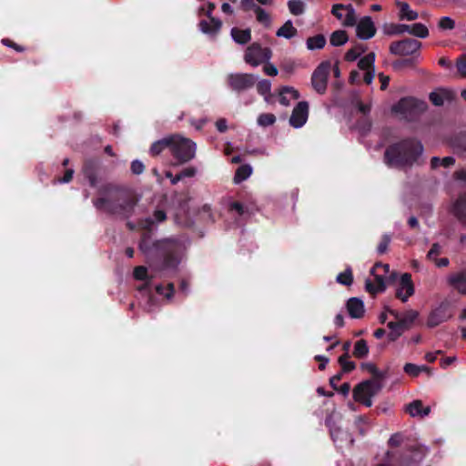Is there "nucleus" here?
Wrapping results in <instances>:
<instances>
[{
  "label": "nucleus",
  "instance_id": "nucleus-62",
  "mask_svg": "<svg viewBox=\"0 0 466 466\" xmlns=\"http://www.w3.org/2000/svg\"><path fill=\"white\" fill-rule=\"evenodd\" d=\"M401 437L399 433H395L391 435V437L388 441V444L390 447H398L400 445Z\"/></svg>",
  "mask_w": 466,
  "mask_h": 466
},
{
  "label": "nucleus",
  "instance_id": "nucleus-23",
  "mask_svg": "<svg viewBox=\"0 0 466 466\" xmlns=\"http://www.w3.org/2000/svg\"><path fill=\"white\" fill-rule=\"evenodd\" d=\"M230 34L234 41L240 45H245L251 40V30L249 28L239 29L233 27Z\"/></svg>",
  "mask_w": 466,
  "mask_h": 466
},
{
  "label": "nucleus",
  "instance_id": "nucleus-15",
  "mask_svg": "<svg viewBox=\"0 0 466 466\" xmlns=\"http://www.w3.org/2000/svg\"><path fill=\"white\" fill-rule=\"evenodd\" d=\"M357 36L360 39H370L376 34V27L370 16H364L356 27Z\"/></svg>",
  "mask_w": 466,
  "mask_h": 466
},
{
  "label": "nucleus",
  "instance_id": "nucleus-39",
  "mask_svg": "<svg viewBox=\"0 0 466 466\" xmlns=\"http://www.w3.org/2000/svg\"><path fill=\"white\" fill-rule=\"evenodd\" d=\"M289 12L294 15H300L304 13V3L301 0H289L288 2Z\"/></svg>",
  "mask_w": 466,
  "mask_h": 466
},
{
  "label": "nucleus",
  "instance_id": "nucleus-20",
  "mask_svg": "<svg viewBox=\"0 0 466 466\" xmlns=\"http://www.w3.org/2000/svg\"><path fill=\"white\" fill-rule=\"evenodd\" d=\"M448 283L456 289L459 293L466 295V270L451 274L448 278Z\"/></svg>",
  "mask_w": 466,
  "mask_h": 466
},
{
  "label": "nucleus",
  "instance_id": "nucleus-13",
  "mask_svg": "<svg viewBox=\"0 0 466 466\" xmlns=\"http://www.w3.org/2000/svg\"><path fill=\"white\" fill-rule=\"evenodd\" d=\"M415 289L410 273H404L401 275L400 284L396 289V298L400 299L402 302H406L410 297L414 294Z\"/></svg>",
  "mask_w": 466,
  "mask_h": 466
},
{
  "label": "nucleus",
  "instance_id": "nucleus-19",
  "mask_svg": "<svg viewBox=\"0 0 466 466\" xmlns=\"http://www.w3.org/2000/svg\"><path fill=\"white\" fill-rule=\"evenodd\" d=\"M451 146L460 158L466 160V133H461L452 137Z\"/></svg>",
  "mask_w": 466,
  "mask_h": 466
},
{
  "label": "nucleus",
  "instance_id": "nucleus-42",
  "mask_svg": "<svg viewBox=\"0 0 466 466\" xmlns=\"http://www.w3.org/2000/svg\"><path fill=\"white\" fill-rule=\"evenodd\" d=\"M361 368L363 370H368L370 373L372 374L375 381H379L384 378V375L382 372H380L378 368L373 363H362Z\"/></svg>",
  "mask_w": 466,
  "mask_h": 466
},
{
  "label": "nucleus",
  "instance_id": "nucleus-8",
  "mask_svg": "<svg viewBox=\"0 0 466 466\" xmlns=\"http://www.w3.org/2000/svg\"><path fill=\"white\" fill-rule=\"evenodd\" d=\"M272 51L269 47H262L259 43H252L245 51L244 60L252 66H258L270 60Z\"/></svg>",
  "mask_w": 466,
  "mask_h": 466
},
{
  "label": "nucleus",
  "instance_id": "nucleus-41",
  "mask_svg": "<svg viewBox=\"0 0 466 466\" xmlns=\"http://www.w3.org/2000/svg\"><path fill=\"white\" fill-rule=\"evenodd\" d=\"M421 409H422V401L420 400H413L412 402L409 403L406 407V411L411 416H420L421 415Z\"/></svg>",
  "mask_w": 466,
  "mask_h": 466
},
{
  "label": "nucleus",
  "instance_id": "nucleus-32",
  "mask_svg": "<svg viewBox=\"0 0 466 466\" xmlns=\"http://www.w3.org/2000/svg\"><path fill=\"white\" fill-rule=\"evenodd\" d=\"M455 164V158L453 157H445L440 158L439 157H432L431 158V167L436 169L439 167H450Z\"/></svg>",
  "mask_w": 466,
  "mask_h": 466
},
{
  "label": "nucleus",
  "instance_id": "nucleus-12",
  "mask_svg": "<svg viewBox=\"0 0 466 466\" xmlns=\"http://www.w3.org/2000/svg\"><path fill=\"white\" fill-rule=\"evenodd\" d=\"M215 8L216 5L214 3H208L206 15L209 18L210 21L208 22L207 20H201L199 22L200 30L204 34L215 35L220 30L222 26L221 21L212 16V13Z\"/></svg>",
  "mask_w": 466,
  "mask_h": 466
},
{
  "label": "nucleus",
  "instance_id": "nucleus-24",
  "mask_svg": "<svg viewBox=\"0 0 466 466\" xmlns=\"http://www.w3.org/2000/svg\"><path fill=\"white\" fill-rule=\"evenodd\" d=\"M396 5L400 8L399 16L400 20L406 19L408 21H413L418 18V13L416 11L411 10L408 3L397 2Z\"/></svg>",
  "mask_w": 466,
  "mask_h": 466
},
{
  "label": "nucleus",
  "instance_id": "nucleus-18",
  "mask_svg": "<svg viewBox=\"0 0 466 466\" xmlns=\"http://www.w3.org/2000/svg\"><path fill=\"white\" fill-rule=\"evenodd\" d=\"M346 308L349 315L352 319H360L364 315V304L359 298H350L346 303Z\"/></svg>",
  "mask_w": 466,
  "mask_h": 466
},
{
  "label": "nucleus",
  "instance_id": "nucleus-56",
  "mask_svg": "<svg viewBox=\"0 0 466 466\" xmlns=\"http://www.w3.org/2000/svg\"><path fill=\"white\" fill-rule=\"evenodd\" d=\"M457 69L462 76L466 77V54L461 55L458 59Z\"/></svg>",
  "mask_w": 466,
  "mask_h": 466
},
{
  "label": "nucleus",
  "instance_id": "nucleus-7",
  "mask_svg": "<svg viewBox=\"0 0 466 466\" xmlns=\"http://www.w3.org/2000/svg\"><path fill=\"white\" fill-rule=\"evenodd\" d=\"M426 105L418 99L406 96L399 100L392 106V111L397 114L403 115L405 117H414L425 110Z\"/></svg>",
  "mask_w": 466,
  "mask_h": 466
},
{
  "label": "nucleus",
  "instance_id": "nucleus-53",
  "mask_svg": "<svg viewBox=\"0 0 466 466\" xmlns=\"http://www.w3.org/2000/svg\"><path fill=\"white\" fill-rule=\"evenodd\" d=\"M441 253V247L439 243H433L431 245V249L427 253V258L430 260H434L437 258V256Z\"/></svg>",
  "mask_w": 466,
  "mask_h": 466
},
{
  "label": "nucleus",
  "instance_id": "nucleus-4",
  "mask_svg": "<svg viewBox=\"0 0 466 466\" xmlns=\"http://www.w3.org/2000/svg\"><path fill=\"white\" fill-rule=\"evenodd\" d=\"M169 152L176 160V164H184L194 158L196 154V144L177 135L171 136Z\"/></svg>",
  "mask_w": 466,
  "mask_h": 466
},
{
  "label": "nucleus",
  "instance_id": "nucleus-57",
  "mask_svg": "<svg viewBox=\"0 0 466 466\" xmlns=\"http://www.w3.org/2000/svg\"><path fill=\"white\" fill-rule=\"evenodd\" d=\"M263 71L266 75L270 76H275L279 73L278 68L273 64L269 63L268 61L264 63Z\"/></svg>",
  "mask_w": 466,
  "mask_h": 466
},
{
  "label": "nucleus",
  "instance_id": "nucleus-28",
  "mask_svg": "<svg viewBox=\"0 0 466 466\" xmlns=\"http://www.w3.org/2000/svg\"><path fill=\"white\" fill-rule=\"evenodd\" d=\"M251 173H252V167L249 165H248V164L241 165L236 170V173L234 176V182L236 184L241 183L242 181L250 177Z\"/></svg>",
  "mask_w": 466,
  "mask_h": 466
},
{
  "label": "nucleus",
  "instance_id": "nucleus-60",
  "mask_svg": "<svg viewBox=\"0 0 466 466\" xmlns=\"http://www.w3.org/2000/svg\"><path fill=\"white\" fill-rule=\"evenodd\" d=\"M404 330H402L400 328L391 329L388 334V339L390 341H396L402 334Z\"/></svg>",
  "mask_w": 466,
  "mask_h": 466
},
{
  "label": "nucleus",
  "instance_id": "nucleus-10",
  "mask_svg": "<svg viewBox=\"0 0 466 466\" xmlns=\"http://www.w3.org/2000/svg\"><path fill=\"white\" fill-rule=\"evenodd\" d=\"M422 44L414 38H404L400 41L392 42L390 46V52L395 56H417L420 55L419 50Z\"/></svg>",
  "mask_w": 466,
  "mask_h": 466
},
{
  "label": "nucleus",
  "instance_id": "nucleus-2",
  "mask_svg": "<svg viewBox=\"0 0 466 466\" xmlns=\"http://www.w3.org/2000/svg\"><path fill=\"white\" fill-rule=\"evenodd\" d=\"M98 193L100 197L92 200L96 208L123 219H127L134 214L138 198L131 189L106 184L98 189Z\"/></svg>",
  "mask_w": 466,
  "mask_h": 466
},
{
  "label": "nucleus",
  "instance_id": "nucleus-21",
  "mask_svg": "<svg viewBox=\"0 0 466 466\" xmlns=\"http://www.w3.org/2000/svg\"><path fill=\"white\" fill-rule=\"evenodd\" d=\"M453 214L466 227V193L461 195L454 202Z\"/></svg>",
  "mask_w": 466,
  "mask_h": 466
},
{
  "label": "nucleus",
  "instance_id": "nucleus-5",
  "mask_svg": "<svg viewBox=\"0 0 466 466\" xmlns=\"http://www.w3.org/2000/svg\"><path fill=\"white\" fill-rule=\"evenodd\" d=\"M381 385L379 381L367 380L359 383L353 390V399L366 407L372 406L371 398L380 390Z\"/></svg>",
  "mask_w": 466,
  "mask_h": 466
},
{
  "label": "nucleus",
  "instance_id": "nucleus-1",
  "mask_svg": "<svg viewBox=\"0 0 466 466\" xmlns=\"http://www.w3.org/2000/svg\"><path fill=\"white\" fill-rule=\"evenodd\" d=\"M167 213L164 209H156L151 217L143 219L141 227L147 230L138 243L139 250L145 255L147 263L159 271L176 270L181 262L185 245L178 238L171 237L152 240L150 231L154 225L164 222Z\"/></svg>",
  "mask_w": 466,
  "mask_h": 466
},
{
  "label": "nucleus",
  "instance_id": "nucleus-3",
  "mask_svg": "<svg viewBox=\"0 0 466 466\" xmlns=\"http://www.w3.org/2000/svg\"><path fill=\"white\" fill-rule=\"evenodd\" d=\"M424 150L423 145L415 137H406L392 143L384 151L383 160L389 167L403 169L418 162Z\"/></svg>",
  "mask_w": 466,
  "mask_h": 466
},
{
  "label": "nucleus",
  "instance_id": "nucleus-9",
  "mask_svg": "<svg viewBox=\"0 0 466 466\" xmlns=\"http://www.w3.org/2000/svg\"><path fill=\"white\" fill-rule=\"evenodd\" d=\"M330 69L331 63L329 60H326L321 62L312 73L311 86L319 95H323L327 91Z\"/></svg>",
  "mask_w": 466,
  "mask_h": 466
},
{
  "label": "nucleus",
  "instance_id": "nucleus-34",
  "mask_svg": "<svg viewBox=\"0 0 466 466\" xmlns=\"http://www.w3.org/2000/svg\"><path fill=\"white\" fill-rule=\"evenodd\" d=\"M350 358V356L347 352L339 357L338 362L341 367V373H349L355 370L356 364L354 361L349 360Z\"/></svg>",
  "mask_w": 466,
  "mask_h": 466
},
{
  "label": "nucleus",
  "instance_id": "nucleus-26",
  "mask_svg": "<svg viewBox=\"0 0 466 466\" xmlns=\"http://www.w3.org/2000/svg\"><path fill=\"white\" fill-rule=\"evenodd\" d=\"M172 143L171 136L167 137H164L158 141H156L152 144L150 147V153L152 156H157L165 149L170 148V144Z\"/></svg>",
  "mask_w": 466,
  "mask_h": 466
},
{
  "label": "nucleus",
  "instance_id": "nucleus-6",
  "mask_svg": "<svg viewBox=\"0 0 466 466\" xmlns=\"http://www.w3.org/2000/svg\"><path fill=\"white\" fill-rule=\"evenodd\" d=\"M258 80L253 74L231 73L227 76L228 86L236 93H243L251 89Z\"/></svg>",
  "mask_w": 466,
  "mask_h": 466
},
{
  "label": "nucleus",
  "instance_id": "nucleus-58",
  "mask_svg": "<svg viewBox=\"0 0 466 466\" xmlns=\"http://www.w3.org/2000/svg\"><path fill=\"white\" fill-rule=\"evenodd\" d=\"M382 269L383 270V274L382 275H387L388 273H390V266L389 264H383L381 262H377L370 269V274H375V272H378L379 270Z\"/></svg>",
  "mask_w": 466,
  "mask_h": 466
},
{
  "label": "nucleus",
  "instance_id": "nucleus-48",
  "mask_svg": "<svg viewBox=\"0 0 466 466\" xmlns=\"http://www.w3.org/2000/svg\"><path fill=\"white\" fill-rule=\"evenodd\" d=\"M422 369H428L427 366H418L412 363H406L404 365V371L412 377H417L422 371Z\"/></svg>",
  "mask_w": 466,
  "mask_h": 466
},
{
  "label": "nucleus",
  "instance_id": "nucleus-22",
  "mask_svg": "<svg viewBox=\"0 0 466 466\" xmlns=\"http://www.w3.org/2000/svg\"><path fill=\"white\" fill-rule=\"evenodd\" d=\"M133 275L136 279L146 281V283H144L143 285H141L138 288V290H140V291L149 290L150 280L152 279V277L148 276L147 268L145 266H137L134 268Z\"/></svg>",
  "mask_w": 466,
  "mask_h": 466
},
{
  "label": "nucleus",
  "instance_id": "nucleus-35",
  "mask_svg": "<svg viewBox=\"0 0 466 466\" xmlns=\"http://www.w3.org/2000/svg\"><path fill=\"white\" fill-rule=\"evenodd\" d=\"M369 354V347L365 339L357 340L354 345L353 355L357 359H364Z\"/></svg>",
  "mask_w": 466,
  "mask_h": 466
},
{
  "label": "nucleus",
  "instance_id": "nucleus-49",
  "mask_svg": "<svg viewBox=\"0 0 466 466\" xmlns=\"http://www.w3.org/2000/svg\"><path fill=\"white\" fill-rule=\"evenodd\" d=\"M156 291L159 295H164L167 299H171L175 292V287L173 283H168L167 288L163 285H157L156 287Z\"/></svg>",
  "mask_w": 466,
  "mask_h": 466
},
{
  "label": "nucleus",
  "instance_id": "nucleus-61",
  "mask_svg": "<svg viewBox=\"0 0 466 466\" xmlns=\"http://www.w3.org/2000/svg\"><path fill=\"white\" fill-rule=\"evenodd\" d=\"M314 360L318 362H319V369L320 370H324L325 368H326V365L329 363V360L328 357H325L323 355H316L314 357Z\"/></svg>",
  "mask_w": 466,
  "mask_h": 466
},
{
  "label": "nucleus",
  "instance_id": "nucleus-29",
  "mask_svg": "<svg viewBox=\"0 0 466 466\" xmlns=\"http://www.w3.org/2000/svg\"><path fill=\"white\" fill-rule=\"evenodd\" d=\"M417 63V56H410L408 58L397 59L392 63V68L395 71H400L406 67H415Z\"/></svg>",
  "mask_w": 466,
  "mask_h": 466
},
{
  "label": "nucleus",
  "instance_id": "nucleus-52",
  "mask_svg": "<svg viewBox=\"0 0 466 466\" xmlns=\"http://www.w3.org/2000/svg\"><path fill=\"white\" fill-rule=\"evenodd\" d=\"M84 172H85L86 177L88 179L89 185L92 187H95L97 183V177H96V172L94 171V169L86 166Z\"/></svg>",
  "mask_w": 466,
  "mask_h": 466
},
{
  "label": "nucleus",
  "instance_id": "nucleus-30",
  "mask_svg": "<svg viewBox=\"0 0 466 466\" xmlns=\"http://www.w3.org/2000/svg\"><path fill=\"white\" fill-rule=\"evenodd\" d=\"M287 94H289L293 99L299 97V93L290 86H283L279 91V103L283 106L289 105V99L287 97Z\"/></svg>",
  "mask_w": 466,
  "mask_h": 466
},
{
  "label": "nucleus",
  "instance_id": "nucleus-47",
  "mask_svg": "<svg viewBox=\"0 0 466 466\" xmlns=\"http://www.w3.org/2000/svg\"><path fill=\"white\" fill-rule=\"evenodd\" d=\"M365 50L362 46H358L349 49L345 54V60L349 62L355 61Z\"/></svg>",
  "mask_w": 466,
  "mask_h": 466
},
{
  "label": "nucleus",
  "instance_id": "nucleus-44",
  "mask_svg": "<svg viewBox=\"0 0 466 466\" xmlns=\"http://www.w3.org/2000/svg\"><path fill=\"white\" fill-rule=\"evenodd\" d=\"M276 122V116L271 113L260 114L258 117V124L261 127H269Z\"/></svg>",
  "mask_w": 466,
  "mask_h": 466
},
{
  "label": "nucleus",
  "instance_id": "nucleus-14",
  "mask_svg": "<svg viewBox=\"0 0 466 466\" xmlns=\"http://www.w3.org/2000/svg\"><path fill=\"white\" fill-rule=\"evenodd\" d=\"M309 116V104L306 101H300L294 107L289 118V124L295 128L301 127L307 122Z\"/></svg>",
  "mask_w": 466,
  "mask_h": 466
},
{
  "label": "nucleus",
  "instance_id": "nucleus-59",
  "mask_svg": "<svg viewBox=\"0 0 466 466\" xmlns=\"http://www.w3.org/2000/svg\"><path fill=\"white\" fill-rule=\"evenodd\" d=\"M229 209L236 211L239 216H242L245 213L244 205L238 201L232 202L229 206Z\"/></svg>",
  "mask_w": 466,
  "mask_h": 466
},
{
  "label": "nucleus",
  "instance_id": "nucleus-31",
  "mask_svg": "<svg viewBox=\"0 0 466 466\" xmlns=\"http://www.w3.org/2000/svg\"><path fill=\"white\" fill-rule=\"evenodd\" d=\"M418 317V312L415 310L408 311L404 317L399 319L400 328L404 330V332L410 329L411 325L415 321Z\"/></svg>",
  "mask_w": 466,
  "mask_h": 466
},
{
  "label": "nucleus",
  "instance_id": "nucleus-55",
  "mask_svg": "<svg viewBox=\"0 0 466 466\" xmlns=\"http://www.w3.org/2000/svg\"><path fill=\"white\" fill-rule=\"evenodd\" d=\"M240 7L245 12L250 10H253L255 12L257 8L259 6L255 4L254 0H241Z\"/></svg>",
  "mask_w": 466,
  "mask_h": 466
},
{
  "label": "nucleus",
  "instance_id": "nucleus-64",
  "mask_svg": "<svg viewBox=\"0 0 466 466\" xmlns=\"http://www.w3.org/2000/svg\"><path fill=\"white\" fill-rule=\"evenodd\" d=\"M216 127L220 133H225L228 130L227 120L225 118H219L216 122Z\"/></svg>",
  "mask_w": 466,
  "mask_h": 466
},
{
  "label": "nucleus",
  "instance_id": "nucleus-33",
  "mask_svg": "<svg viewBox=\"0 0 466 466\" xmlns=\"http://www.w3.org/2000/svg\"><path fill=\"white\" fill-rule=\"evenodd\" d=\"M348 39V34L345 30H337L331 34L329 42L333 46H340L346 44Z\"/></svg>",
  "mask_w": 466,
  "mask_h": 466
},
{
  "label": "nucleus",
  "instance_id": "nucleus-25",
  "mask_svg": "<svg viewBox=\"0 0 466 466\" xmlns=\"http://www.w3.org/2000/svg\"><path fill=\"white\" fill-rule=\"evenodd\" d=\"M297 34L298 30L296 27L293 26L291 20L286 21L284 25L280 26L276 32V35L278 37H284L286 39H290L296 36Z\"/></svg>",
  "mask_w": 466,
  "mask_h": 466
},
{
  "label": "nucleus",
  "instance_id": "nucleus-40",
  "mask_svg": "<svg viewBox=\"0 0 466 466\" xmlns=\"http://www.w3.org/2000/svg\"><path fill=\"white\" fill-rule=\"evenodd\" d=\"M447 96H448V92L446 90H441L439 92H431L430 94V100L434 106H441L444 104V99Z\"/></svg>",
  "mask_w": 466,
  "mask_h": 466
},
{
  "label": "nucleus",
  "instance_id": "nucleus-38",
  "mask_svg": "<svg viewBox=\"0 0 466 466\" xmlns=\"http://www.w3.org/2000/svg\"><path fill=\"white\" fill-rule=\"evenodd\" d=\"M336 280L344 286H350L353 282V274L350 268H347L343 272H340Z\"/></svg>",
  "mask_w": 466,
  "mask_h": 466
},
{
  "label": "nucleus",
  "instance_id": "nucleus-43",
  "mask_svg": "<svg viewBox=\"0 0 466 466\" xmlns=\"http://www.w3.org/2000/svg\"><path fill=\"white\" fill-rule=\"evenodd\" d=\"M410 25L404 24H390L387 30L388 35H400L410 31Z\"/></svg>",
  "mask_w": 466,
  "mask_h": 466
},
{
  "label": "nucleus",
  "instance_id": "nucleus-17",
  "mask_svg": "<svg viewBox=\"0 0 466 466\" xmlns=\"http://www.w3.org/2000/svg\"><path fill=\"white\" fill-rule=\"evenodd\" d=\"M374 276L375 283H373L371 280L367 279L365 283L366 290L371 294L376 295L377 293L383 292L386 289V284H385V276L382 274H379L378 272H375V274H371Z\"/></svg>",
  "mask_w": 466,
  "mask_h": 466
},
{
  "label": "nucleus",
  "instance_id": "nucleus-27",
  "mask_svg": "<svg viewBox=\"0 0 466 466\" xmlns=\"http://www.w3.org/2000/svg\"><path fill=\"white\" fill-rule=\"evenodd\" d=\"M326 43V37L322 34L310 36L306 41L307 48L309 50L322 49Z\"/></svg>",
  "mask_w": 466,
  "mask_h": 466
},
{
  "label": "nucleus",
  "instance_id": "nucleus-16",
  "mask_svg": "<svg viewBox=\"0 0 466 466\" xmlns=\"http://www.w3.org/2000/svg\"><path fill=\"white\" fill-rule=\"evenodd\" d=\"M450 318L451 315L448 313V307L441 305L431 312L427 320V325L430 328H434L448 320Z\"/></svg>",
  "mask_w": 466,
  "mask_h": 466
},
{
  "label": "nucleus",
  "instance_id": "nucleus-11",
  "mask_svg": "<svg viewBox=\"0 0 466 466\" xmlns=\"http://www.w3.org/2000/svg\"><path fill=\"white\" fill-rule=\"evenodd\" d=\"M425 457V451L420 447L410 446L400 456V466L418 465Z\"/></svg>",
  "mask_w": 466,
  "mask_h": 466
},
{
  "label": "nucleus",
  "instance_id": "nucleus-36",
  "mask_svg": "<svg viewBox=\"0 0 466 466\" xmlns=\"http://www.w3.org/2000/svg\"><path fill=\"white\" fill-rule=\"evenodd\" d=\"M375 54L369 53L365 56L361 57L358 62V67L360 70L368 71L374 69Z\"/></svg>",
  "mask_w": 466,
  "mask_h": 466
},
{
  "label": "nucleus",
  "instance_id": "nucleus-50",
  "mask_svg": "<svg viewBox=\"0 0 466 466\" xmlns=\"http://www.w3.org/2000/svg\"><path fill=\"white\" fill-rule=\"evenodd\" d=\"M390 241H391L390 236L388 234H384L377 247V252L380 255L386 253Z\"/></svg>",
  "mask_w": 466,
  "mask_h": 466
},
{
  "label": "nucleus",
  "instance_id": "nucleus-37",
  "mask_svg": "<svg viewBox=\"0 0 466 466\" xmlns=\"http://www.w3.org/2000/svg\"><path fill=\"white\" fill-rule=\"evenodd\" d=\"M410 28L409 33L412 35H415L420 38H426L429 35V29L426 25L421 23H415L413 25H410Z\"/></svg>",
  "mask_w": 466,
  "mask_h": 466
},
{
  "label": "nucleus",
  "instance_id": "nucleus-46",
  "mask_svg": "<svg viewBox=\"0 0 466 466\" xmlns=\"http://www.w3.org/2000/svg\"><path fill=\"white\" fill-rule=\"evenodd\" d=\"M271 90V83L268 79L260 80L257 83V91L261 96H269Z\"/></svg>",
  "mask_w": 466,
  "mask_h": 466
},
{
  "label": "nucleus",
  "instance_id": "nucleus-45",
  "mask_svg": "<svg viewBox=\"0 0 466 466\" xmlns=\"http://www.w3.org/2000/svg\"><path fill=\"white\" fill-rule=\"evenodd\" d=\"M257 21L265 26H269L271 19L269 15L260 6L255 11Z\"/></svg>",
  "mask_w": 466,
  "mask_h": 466
},
{
  "label": "nucleus",
  "instance_id": "nucleus-63",
  "mask_svg": "<svg viewBox=\"0 0 466 466\" xmlns=\"http://www.w3.org/2000/svg\"><path fill=\"white\" fill-rule=\"evenodd\" d=\"M196 168L193 167H186L181 172H179V175L182 176V179L184 177H192L196 175Z\"/></svg>",
  "mask_w": 466,
  "mask_h": 466
},
{
  "label": "nucleus",
  "instance_id": "nucleus-51",
  "mask_svg": "<svg viewBox=\"0 0 466 466\" xmlns=\"http://www.w3.org/2000/svg\"><path fill=\"white\" fill-rule=\"evenodd\" d=\"M438 25L442 30H451L455 27V22L449 16H443L440 19Z\"/></svg>",
  "mask_w": 466,
  "mask_h": 466
},
{
  "label": "nucleus",
  "instance_id": "nucleus-54",
  "mask_svg": "<svg viewBox=\"0 0 466 466\" xmlns=\"http://www.w3.org/2000/svg\"><path fill=\"white\" fill-rule=\"evenodd\" d=\"M130 168L133 174L140 175L144 172L145 166L141 161L136 159L131 162Z\"/></svg>",
  "mask_w": 466,
  "mask_h": 466
}]
</instances>
